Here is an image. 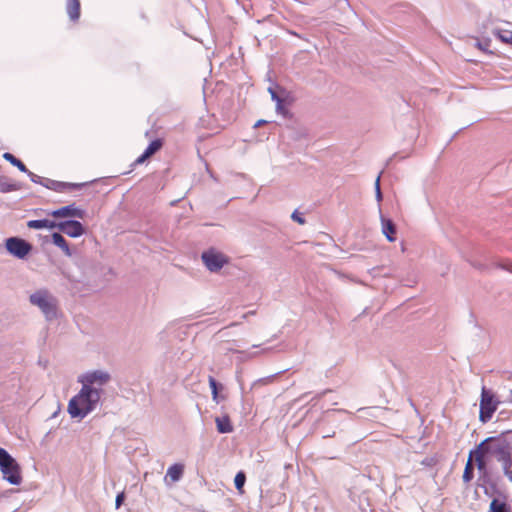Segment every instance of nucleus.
<instances>
[{
    "instance_id": "1",
    "label": "nucleus",
    "mask_w": 512,
    "mask_h": 512,
    "mask_svg": "<svg viewBox=\"0 0 512 512\" xmlns=\"http://www.w3.org/2000/svg\"><path fill=\"white\" fill-rule=\"evenodd\" d=\"M101 391L89 387L88 384H82V388L68 403V412L71 417L84 418L88 413L95 409L100 400Z\"/></svg>"
},
{
    "instance_id": "2",
    "label": "nucleus",
    "mask_w": 512,
    "mask_h": 512,
    "mask_svg": "<svg viewBox=\"0 0 512 512\" xmlns=\"http://www.w3.org/2000/svg\"><path fill=\"white\" fill-rule=\"evenodd\" d=\"M0 471L3 478L12 485L22 482L21 468L17 461L3 448L0 447Z\"/></svg>"
},
{
    "instance_id": "3",
    "label": "nucleus",
    "mask_w": 512,
    "mask_h": 512,
    "mask_svg": "<svg viewBox=\"0 0 512 512\" xmlns=\"http://www.w3.org/2000/svg\"><path fill=\"white\" fill-rule=\"evenodd\" d=\"M30 302L39 307L47 319L57 316V300L46 290H39L30 296Z\"/></svg>"
},
{
    "instance_id": "4",
    "label": "nucleus",
    "mask_w": 512,
    "mask_h": 512,
    "mask_svg": "<svg viewBox=\"0 0 512 512\" xmlns=\"http://www.w3.org/2000/svg\"><path fill=\"white\" fill-rule=\"evenodd\" d=\"M496 437H488L483 440L476 448L470 451L469 456L472 461H475L479 471L484 472L487 467L486 458L489 454H492Z\"/></svg>"
},
{
    "instance_id": "5",
    "label": "nucleus",
    "mask_w": 512,
    "mask_h": 512,
    "mask_svg": "<svg viewBox=\"0 0 512 512\" xmlns=\"http://www.w3.org/2000/svg\"><path fill=\"white\" fill-rule=\"evenodd\" d=\"M496 437H488L483 440L476 448L470 451L469 456L472 461H475L479 471L484 472L487 467L486 458L489 454H492Z\"/></svg>"
},
{
    "instance_id": "6",
    "label": "nucleus",
    "mask_w": 512,
    "mask_h": 512,
    "mask_svg": "<svg viewBox=\"0 0 512 512\" xmlns=\"http://www.w3.org/2000/svg\"><path fill=\"white\" fill-rule=\"evenodd\" d=\"M496 437H488L483 440L476 448L470 451L469 456L472 461H475L479 471L484 472L487 467L486 458L489 454H492Z\"/></svg>"
},
{
    "instance_id": "7",
    "label": "nucleus",
    "mask_w": 512,
    "mask_h": 512,
    "mask_svg": "<svg viewBox=\"0 0 512 512\" xmlns=\"http://www.w3.org/2000/svg\"><path fill=\"white\" fill-rule=\"evenodd\" d=\"M499 401L494 394L485 387L481 391L479 419L481 422H488L498 408Z\"/></svg>"
},
{
    "instance_id": "8",
    "label": "nucleus",
    "mask_w": 512,
    "mask_h": 512,
    "mask_svg": "<svg viewBox=\"0 0 512 512\" xmlns=\"http://www.w3.org/2000/svg\"><path fill=\"white\" fill-rule=\"evenodd\" d=\"M492 455L501 462L503 470H507L509 467H512L511 447L506 440L496 438Z\"/></svg>"
},
{
    "instance_id": "9",
    "label": "nucleus",
    "mask_w": 512,
    "mask_h": 512,
    "mask_svg": "<svg viewBox=\"0 0 512 512\" xmlns=\"http://www.w3.org/2000/svg\"><path fill=\"white\" fill-rule=\"evenodd\" d=\"M202 260L211 272L219 271L229 261L226 255L215 249L203 252Z\"/></svg>"
},
{
    "instance_id": "10",
    "label": "nucleus",
    "mask_w": 512,
    "mask_h": 512,
    "mask_svg": "<svg viewBox=\"0 0 512 512\" xmlns=\"http://www.w3.org/2000/svg\"><path fill=\"white\" fill-rule=\"evenodd\" d=\"M6 249L11 255L24 259L31 252L32 246L21 238L11 237L6 240Z\"/></svg>"
},
{
    "instance_id": "11",
    "label": "nucleus",
    "mask_w": 512,
    "mask_h": 512,
    "mask_svg": "<svg viewBox=\"0 0 512 512\" xmlns=\"http://www.w3.org/2000/svg\"><path fill=\"white\" fill-rule=\"evenodd\" d=\"M57 228L69 237L77 238L85 233L83 225L79 221L69 220L60 222Z\"/></svg>"
},
{
    "instance_id": "12",
    "label": "nucleus",
    "mask_w": 512,
    "mask_h": 512,
    "mask_svg": "<svg viewBox=\"0 0 512 512\" xmlns=\"http://www.w3.org/2000/svg\"><path fill=\"white\" fill-rule=\"evenodd\" d=\"M49 214L55 218L73 217L82 219L84 218L85 212L82 209L75 207L74 205H68L54 210Z\"/></svg>"
},
{
    "instance_id": "13",
    "label": "nucleus",
    "mask_w": 512,
    "mask_h": 512,
    "mask_svg": "<svg viewBox=\"0 0 512 512\" xmlns=\"http://www.w3.org/2000/svg\"><path fill=\"white\" fill-rule=\"evenodd\" d=\"M109 379H110V376L108 373L102 372V371H94V372H90V373L83 375L79 379V381L84 385L88 384L89 387H92V385L95 383H98L99 385H103L106 382H108Z\"/></svg>"
},
{
    "instance_id": "14",
    "label": "nucleus",
    "mask_w": 512,
    "mask_h": 512,
    "mask_svg": "<svg viewBox=\"0 0 512 512\" xmlns=\"http://www.w3.org/2000/svg\"><path fill=\"white\" fill-rule=\"evenodd\" d=\"M163 146V141L161 139L153 140L146 150L140 155L134 162V165H140L144 163L148 158L153 156L156 152H158Z\"/></svg>"
},
{
    "instance_id": "15",
    "label": "nucleus",
    "mask_w": 512,
    "mask_h": 512,
    "mask_svg": "<svg viewBox=\"0 0 512 512\" xmlns=\"http://www.w3.org/2000/svg\"><path fill=\"white\" fill-rule=\"evenodd\" d=\"M184 472V466L182 464H174L167 470L165 481L174 483L180 480Z\"/></svg>"
},
{
    "instance_id": "16",
    "label": "nucleus",
    "mask_w": 512,
    "mask_h": 512,
    "mask_svg": "<svg viewBox=\"0 0 512 512\" xmlns=\"http://www.w3.org/2000/svg\"><path fill=\"white\" fill-rule=\"evenodd\" d=\"M66 10L72 21H77L80 17V1L67 0Z\"/></svg>"
},
{
    "instance_id": "17",
    "label": "nucleus",
    "mask_w": 512,
    "mask_h": 512,
    "mask_svg": "<svg viewBox=\"0 0 512 512\" xmlns=\"http://www.w3.org/2000/svg\"><path fill=\"white\" fill-rule=\"evenodd\" d=\"M58 223L48 220V219H42V220H30L27 222V226L31 229H54L57 228Z\"/></svg>"
},
{
    "instance_id": "18",
    "label": "nucleus",
    "mask_w": 512,
    "mask_h": 512,
    "mask_svg": "<svg viewBox=\"0 0 512 512\" xmlns=\"http://www.w3.org/2000/svg\"><path fill=\"white\" fill-rule=\"evenodd\" d=\"M52 242L57 247H59L66 256L70 257L72 255V252H71V250L69 248V245H68L67 241L65 240V238L60 233H53L52 234Z\"/></svg>"
},
{
    "instance_id": "19",
    "label": "nucleus",
    "mask_w": 512,
    "mask_h": 512,
    "mask_svg": "<svg viewBox=\"0 0 512 512\" xmlns=\"http://www.w3.org/2000/svg\"><path fill=\"white\" fill-rule=\"evenodd\" d=\"M215 422L219 433H230L233 431V426L228 416L217 417Z\"/></svg>"
},
{
    "instance_id": "20",
    "label": "nucleus",
    "mask_w": 512,
    "mask_h": 512,
    "mask_svg": "<svg viewBox=\"0 0 512 512\" xmlns=\"http://www.w3.org/2000/svg\"><path fill=\"white\" fill-rule=\"evenodd\" d=\"M3 158L10 162L13 166H16L21 172L32 174L31 172L28 171L25 164L21 160L16 158L13 154L6 152L3 154Z\"/></svg>"
},
{
    "instance_id": "21",
    "label": "nucleus",
    "mask_w": 512,
    "mask_h": 512,
    "mask_svg": "<svg viewBox=\"0 0 512 512\" xmlns=\"http://www.w3.org/2000/svg\"><path fill=\"white\" fill-rule=\"evenodd\" d=\"M473 470H474V468H473L472 458L468 457L465 468H464L463 476H462L463 481L465 483H469L473 479V477H474Z\"/></svg>"
},
{
    "instance_id": "22",
    "label": "nucleus",
    "mask_w": 512,
    "mask_h": 512,
    "mask_svg": "<svg viewBox=\"0 0 512 512\" xmlns=\"http://www.w3.org/2000/svg\"><path fill=\"white\" fill-rule=\"evenodd\" d=\"M18 189H19V186L14 182L0 181V192L1 193H8V192L16 191Z\"/></svg>"
},
{
    "instance_id": "23",
    "label": "nucleus",
    "mask_w": 512,
    "mask_h": 512,
    "mask_svg": "<svg viewBox=\"0 0 512 512\" xmlns=\"http://www.w3.org/2000/svg\"><path fill=\"white\" fill-rule=\"evenodd\" d=\"M497 37L506 44H509L512 46V31L510 30H499L496 33Z\"/></svg>"
},
{
    "instance_id": "24",
    "label": "nucleus",
    "mask_w": 512,
    "mask_h": 512,
    "mask_svg": "<svg viewBox=\"0 0 512 512\" xmlns=\"http://www.w3.org/2000/svg\"><path fill=\"white\" fill-rule=\"evenodd\" d=\"M491 512H506L507 506L504 502L499 501L498 499H493L490 504Z\"/></svg>"
},
{
    "instance_id": "25",
    "label": "nucleus",
    "mask_w": 512,
    "mask_h": 512,
    "mask_svg": "<svg viewBox=\"0 0 512 512\" xmlns=\"http://www.w3.org/2000/svg\"><path fill=\"white\" fill-rule=\"evenodd\" d=\"M395 233V225L390 220H386V239L389 241H395Z\"/></svg>"
},
{
    "instance_id": "26",
    "label": "nucleus",
    "mask_w": 512,
    "mask_h": 512,
    "mask_svg": "<svg viewBox=\"0 0 512 512\" xmlns=\"http://www.w3.org/2000/svg\"><path fill=\"white\" fill-rule=\"evenodd\" d=\"M269 92L271 94V98L276 101V109L279 113L285 114L286 111L282 105V99L277 95V93L272 89L269 88Z\"/></svg>"
},
{
    "instance_id": "27",
    "label": "nucleus",
    "mask_w": 512,
    "mask_h": 512,
    "mask_svg": "<svg viewBox=\"0 0 512 512\" xmlns=\"http://www.w3.org/2000/svg\"><path fill=\"white\" fill-rule=\"evenodd\" d=\"M245 481H246V476L243 472H239L236 474L235 476V479H234V483H235V487L238 491H240V493L243 492V486L245 484Z\"/></svg>"
},
{
    "instance_id": "28",
    "label": "nucleus",
    "mask_w": 512,
    "mask_h": 512,
    "mask_svg": "<svg viewBox=\"0 0 512 512\" xmlns=\"http://www.w3.org/2000/svg\"><path fill=\"white\" fill-rule=\"evenodd\" d=\"M209 386L212 390L213 399H216L218 395V385L216 380L211 376L209 377Z\"/></svg>"
},
{
    "instance_id": "29",
    "label": "nucleus",
    "mask_w": 512,
    "mask_h": 512,
    "mask_svg": "<svg viewBox=\"0 0 512 512\" xmlns=\"http://www.w3.org/2000/svg\"><path fill=\"white\" fill-rule=\"evenodd\" d=\"M382 171L379 173L376 181H375V187H376V196H377V199L380 201L381 198H382V193H381V188H380V180H381V176H382Z\"/></svg>"
},
{
    "instance_id": "30",
    "label": "nucleus",
    "mask_w": 512,
    "mask_h": 512,
    "mask_svg": "<svg viewBox=\"0 0 512 512\" xmlns=\"http://www.w3.org/2000/svg\"><path fill=\"white\" fill-rule=\"evenodd\" d=\"M124 500H125V493H124V491H122V492L118 493L116 496L115 505H116L117 509L123 504Z\"/></svg>"
},
{
    "instance_id": "31",
    "label": "nucleus",
    "mask_w": 512,
    "mask_h": 512,
    "mask_svg": "<svg viewBox=\"0 0 512 512\" xmlns=\"http://www.w3.org/2000/svg\"><path fill=\"white\" fill-rule=\"evenodd\" d=\"M292 219H293V220H295L296 222H298L299 224H304V222H305V221H304V219H303L302 217H300V216H298V215L296 214V212H294V213L292 214Z\"/></svg>"
},
{
    "instance_id": "32",
    "label": "nucleus",
    "mask_w": 512,
    "mask_h": 512,
    "mask_svg": "<svg viewBox=\"0 0 512 512\" xmlns=\"http://www.w3.org/2000/svg\"><path fill=\"white\" fill-rule=\"evenodd\" d=\"M512 467H509L507 470H504L505 475L512 481Z\"/></svg>"
},
{
    "instance_id": "33",
    "label": "nucleus",
    "mask_w": 512,
    "mask_h": 512,
    "mask_svg": "<svg viewBox=\"0 0 512 512\" xmlns=\"http://www.w3.org/2000/svg\"><path fill=\"white\" fill-rule=\"evenodd\" d=\"M265 123H266L265 120H259V121L256 122L255 127H259V126H261V125H263Z\"/></svg>"
},
{
    "instance_id": "34",
    "label": "nucleus",
    "mask_w": 512,
    "mask_h": 512,
    "mask_svg": "<svg viewBox=\"0 0 512 512\" xmlns=\"http://www.w3.org/2000/svg\"><path fill=\"white\" fill-rule=\"evenodd\" d=\"M404 251H405V246H404V244H402V252H404Z\"/></svg>"
}]
</instances>
